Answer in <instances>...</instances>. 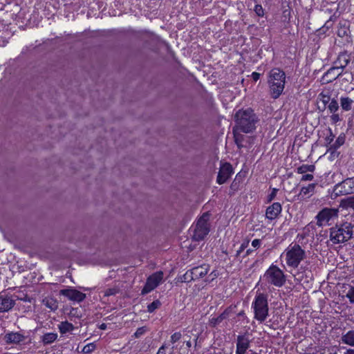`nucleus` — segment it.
Returning <instances> with one entry per match:
<instances>
[{"instance_id": "nucleus-41", "label": "nucleus", "mask_w": 354, "mask_h": 354, "mask_svg": "<svg viewBox=\"0 0 354 354\" xmlns=\"http://www.w3.org/2000/svg\"><path fill=\"white\" fill-rule=\"evenodd\" d=\"M255 13L259 17H263L264 15V10L262 8V6L259 4H257L254 9Z\"/></svg>"}, {"instance_id": "nucleus-55", "label": "nucleus", "mask_w": 354, "mask_h": 354, "mask_svg": "<svg viewBox=\"0 0 354 354\" xmlns=\"http://www.w3.org/2000/svg\"><path fill=\"white\" fill-rule=\"evenodd\" d=\"M186 346L188 348H190L192 346V343H191V342L189 340L186 342Z\"/></svg>"}, {"instance_id": "nucleus-34", "label": "nucleus", "mask_w": 354, "mask_h": 354, "mask_svg": "<svg viewBox=\"0 0 354 354\" xmlns=\"http://www.w3.org/2000/svg\"><path fill=\"white\" fill-rule=\"evenodd\" d=\"M319 98L324 105H326L331 101L330 97L328 93H321L319 95Z\"/></svg>"}, {"instance_id": "nucleus-53", "label": "nucleus", "mask_w": 354, "mask_h": 354, "mask_svg": "<svg viewBox=\"0 0 354 354\" xmlns=\"http://www.w3.org/2000/svg\"><path fill=\"white\" fill-rule=\"evenodd\" d=\"M198 335H196V339H194V343H195L194 347L195 348H196L198 346Z\"/></svg>"}, {"instance_id": "nucleus-1", "label": "nucleus", "mask_w": 354, "mask_h": 354, "mask_svg": "<svg viewBox=\"0 0 354 354\" xmlns=\"http://www.w3.org/2000/svg\"><path fill=\"white\" fill-rule=\"evenodd\" d=\"M354 225L350 222L336 224L330 229V240L333 244L347 242L353 235Z\"/></svg>"}, {"instance_id": "nucleus-52", "label": "nucleus", "mask_w": 354, "mask_h": 354, "mask_svg": "<svg viewBox=\"0 0 354 354\" xmlns=\"http://www.w3.org/2000/svg\"><path fill=\"white\" fill-rule=\"evenodd\" d=\"M101 330H105L106 329V324H102L100 327H99Z\"/></svg>"}, {"instance_id": "nucleus-19", "label": "nucleus", "mask_w": 354, "mask_h": 354, "mask_svg": "<svg viewBox=\"0 0 354 354\" xmlns=\"http://www.w3.org/2000/svg\"><path fill=\"white\" fill-rule=\"evenodd\" d=\"M230 312L231 310L230 308H226L219 316L216 317H212L209 321V325L212 327H215L218 325L229 317Z\"/></svg>"}, {"instance_id": "nucleus-33", "label": "nucleus", "mask_w": 354, "mask_h": 354, "mask_svg": "<svg viewBox=\"0 0 354 354\" xmlns=\"http://www.w3.org/2000/svg\"><path fill=\"white\" fill-rule=\"evenodd\" d=\"M192 281H195V279H194V276H192V274H191V270H190L187 271L185 272V274H183V276L181 278V281L185 282V283H189Z\"/></svg>"}, {"instance_id": "nucleus-38", "label": "nucleus", "mask_w": 354, "mask_h": 354, "mask_svg": "<svg viewBox=\"0 0 354 354\" xmlns=\"http://www.w3.org/2000/svg\"><path fill=\"white\" fill-rule=\"evenodd\" d=\"M337 149L328 147L327 152L330 153V158L332 160L337 158L339 156V153L337 151Z\"/></svg>"}, {"instance_id": "nucleus-8", "label": "nucleus", "mask_w": 354, "mask_h": 354, "mask_svg": "<svg viewBox=\"0 0 354 354\" xmlns=\"http://www.w3.org/2000/svg\"><path fill=\"white\" fill-rule=\"evenodd\" d=\"M339 210L337 208L325 207L315 216L317 221V225L322 227L328 225L330 220L335 218L338 216Z\"/></svg>"}, {"instance_id": "nucleus-24", "label": "nucleus", "mask_w": 354, "mask_h": 354, "mask_svg": "<svg viewBox=\"0 0 354 354\" xmlns=\"http://www.w3.org/2000/svg\"><path fill=\"white\" fill-rule=\"evenodd\" d=\"M73 329V325L68 322H62L59 325V330L62 334L72 331Z\"/></svg>"}, {"instance_id": "nucleus-11", "label": "nucleus", "mask_w": 354, "mask_h": 354, "mask_svg": "<svg viewBox=\"0 0 354 354\" xmlns=\"http://www.w3.org/2000/svg\"><path fill=\"white\" fill-rule=\"evenodd\" d=\"M59 294L66 297L71 301L77 302H81L86 298V294L73 288L62 289L59 291Z\"/></svg>"}, {"instance_id": "nucleus-37", "label": "nucleus", "mask_w": 354, "mask_h": 354, "mask_svg": "<svg viewBox=\"0 0 354 354\" xmlns=\"http://www.w3.org/2000/svg\"><path fill=\"white\" fill-rule=\"evenodd\" d=\"M119 292V289L116 287L108 288L104 291V296L109 297L115 295Z\"/></svg>"}, {"instance_id": "nucleus-14", "label": "nucleus", "mask_w": 354, "mask_h": 354, "mask_svg": "<svg viewBox=\"0 0 354 354\" xmlns=\"http://www.w3.org/2000/svg\"><path fill=\"white\" fill-rule=\"evenodd\" d=\"M3 339L7 344H18L25 340V336L19 332H11L6 333Z\"/></svg>"}, {"instance_id": "nucleus-57", "label": "nucleus", "mask_w": 354, "mask_h": 354, "mask_svg": "<svg viewBox=\"0 0 354 354\" xmlns=\"http://www.w3.org/2000/svg\"><path fill=\"white\" fill-rule=\"evenodd\" d=\"M244 314L243 311H241L239 313V316H242Z\"/></svg>"}, {"instance_id": "nucleus-31", "label": "nucleus", "mask_w": 354, "mask_h": 354, "mask_svg": "<svg viewBox=\"0 0 354 354\" xmlns=\"http://www.w3.org/2000/svg\"><path fill=\"white\" fill-rule=\"evenodd\" d=\"M161 305V303L159 300L153 301L152 303L148 305L147 311L149 313H153L156 309H158Z\"/></svg>"}, {"instance_id": "nucleus-17", "label": "nucleus", "mask_w": 354, "mask_h": 354, "mask_svg": "<svg viewBox=\"0 0 354 354\" xmlns=\"http://www.w3.org/2000/svg\"><path fill=\"white\" fill-rule=\"evenodd\" d=\"M15 304V300L7 295L0 296V313L10 310Z\"/></svg>"}, {"instance_id": "nucleus-42", "label": "nucleus", "mask_w": 354, "mask_h": 354, "mask_svg": "<svg viewBox=\"0 0 354 354\" xmlns=\"http://www.w3.org/2000/svg\"><path fill=\"white\" fill-rule=\"evenodd\" d=\"M182 337V335L180 332H176V333H174L171 336V342L174 344L176 343V342H178V340L180 339Z\"/></svg>"}, {"instance_id": "nucleus-44", "label": "nucleus", "mask_w": 354, "mask_h": 354, "mask_svg": "<svg viewBox=\"0 0 354 354\" xmlns=\"http://www.w3.org/2000/svg\"><path fill=\"white\" fill-rule=\"evenodd\" d=\"M314 178V176L313 174H305L302 176L301 180V181H311Z\"/></svg>"}, {"instance_id": "nucleus-26", "label": "nucleus", "mask_w": 354, "mask_h": 354, "mask_svg": "<svg viewBox=\"0 0 354 354\" xmlns=\"http://www.w3.org/2000/svg\"><path fill=\"white\" fill-rule=\"evenodd\" d=\"M315 169L314 165H302L297 169V172L300 174H305L307 172H313Z\"/></svg>"}, {"instance_id": "nucleus-4", "label": "nucleus", "mask_w": 354, "mask_h": 354, "mask_svg": "<svg viewBox=\"0 0 354 354\" xmlns=\"http://www.w3.org/2000/svg\"><path fill=\"white\" fill-rule=\"evenodd\" d=\"M286 82V74L279 68H273L270 72L268 84L272 98H278L282 93Z\"/></svg>"}, {"instance_id": "nucleus-9", "label": "nucleus", "mask_w": 354, "mask_h": 354, "mask_svg": "<svg viewBox=\"0 0 354 354\" xmlns=\"http://www.w3.org/2000/svg\"><path fill=\"white\" fill-rule=\"evenodd\" d=\"M334 192L337 196L354 194V177L348 178L335 185Z\"/></svg>"}, {"instance_id": "nucleus-46", "label": "nucleus", "mask_w": 354, "mask_h": 354, "mask_svg": "<svg viewBox=\"0 0 354 354\" xmlns=\"http://www.w3.org/2000/svg\"><path fill=\"white\" fill-rule=\"evenodd\" d=\"M248 245V241H247L246 243H243L241 245L239 249L237 250L236 256V257L239 256L240 254L247 248Z\"/></svg>"}, {"instance_id": "nucleus-43", "label": "nucleus", "mask_w": 354, "mask_h": 354, "mask_svg": "<svg viewBox=\"0 0 354 354\" xmlns=\"http://www.w3.org/2000/svg\"><path fill=\"white\" fill-rule=\"evenodd\" d=\"M278 189L276 188H273L271 193L268 196V202H271L277 196V193Z\"/></svg>"}, {"instance_id": "nucleus-21", "label": "nucleus", "mask_w": 354, "mask_h": 354, "mask_svg": "<svg viewBox=\"0 0 354 354\" xmlns=\"http://www.w3.org/2000/svg\"><path fill=\"white\" fill-rule=\"evenodd\" d=\"M341 341L343 344L354 347V330H350L342 334Z\"/></svg>"}, {"instance_id": "nucleus-49", "label": "nucleus", "mask_w": 354, "mask_h": 354, "mask_svg": "<svg viewBox=\"0 0 354 354\" xmlns=\"http://www.w3.org/2000/svg\"><path fill=\"white\" fill-rule=\"evenodd\" d=\"M261 240L260 239H254L252 241V247L255 248H258L260 247L261 245Z\"/></svg>"}, {"instance_id": "nucleus-13", "label": "nucleus", "mask_w": 354, "mask_h": 354, "mask_svg": "<svg viewBox=\"0 0 354 354\" xmlns=\"http://www.w3.org/2000/svg\"><path fill=\"white\" fill-rule=\"evenodd\" d=\"M250 340L246 334L239 335L236 339V354H245L250 347Z\"/></svg>"}, {"instance_id": "nucleus-40", "label": "nucleus", "mask_w": 354, "mask_h": 354, "mask_svg": "<svg viewBox=\"0 0 354 354\" xmlns=\"http://www.w3.org/2000/svg\"><path fill=\"white\" fill-rule=\"evenodd\" d=\"M346 297L351 304H354V286H352L346 293Z\"/></svg>"}, {"instance_id": "nucleus-45", "label": "nucleus", "mask_w": 354, "mask_h": 354, "mask_svg": "<svg viewBox=\"0 0 354 354\" xmlns=\"http://www.w3.org/2000/svg\"><path fill=\"white\" fill-rule=\"evenodd\" d=\"M330 120L332 121L333 123L335 124V123L339 122L341 120V118H340L339 114L334 113L330 116Z\"/></svg>"}, {"instance_id": "nucleus-36", "label": "nucleus", "mask_w": 354, "mask_h": 354, "mask_svg": "<svg viewBox=\"0 0 354 354\" xmlns=\"http://www.w3.org/2000/svg\"><path fill=\"white\" fill-rule=\"evenodd\" d=\"M328 131L329 135L325 138V145L329 147L333 144L335 136L333 134L331 129H329Z\"/></svg>"}, {"instance_id": "nucleus-3", "label": "nucleus", "mask_w": 354, "mask_h": 354, "mask_svg": "<svg viewBox=\"0 0 354 354\" xmlns=\"http://www.w3.org/2000/svg\"><path fill=\"white\" fill-rule=\"evenodd\" d=\"M288 267L297 268L306 258V252L297 243H291L281 255Z\"/></svg>"}, {"instance_id": "nucleus-30", "label": "nucleus", "mask_w": 354, "mask_h": 354, "mask_svg": "<svg viewBox=\"0 0 354 354\" xmlns=\"http://www.w3.org/2000/svg\"><path fill=\"white\" fill-rule=\"evenodd\" d=\"M343 206L346 208L354 209V196H350L342 201Z\"/></svg>"}, {"instance_id": "nucleus-15", "label": "nucleus", "mask_w": 354, "mask_h": 354, "mask_svg": "<svg viewBox=\"0 0 354 354\" xmlns=\"http://www.w3.org/2000/svg\"><path fill=\"white\" fill-rule=\"evenodd\" d=\"M282 210L280 203L276 202L267 207L266 217L269 220H274L278 217Z\"/></svg>"}, {"instance_id": "nucleus-28", "label": "nucleus", "mask_w": 354, "mask_h": 354, "mask_svg": "<svg viewBox=\"0 0 354 354\" xmlns=\"http://www.w3.org/2000/svg\"><path fill=\"white\" fill-rule=\"evenodd\" d=\"M344 142H345V136L339 135L337 137V138L336 139V140L335 141V142L333 143L332 145H330V146L329 147L337 149L342 145H344Z\"/></svg>"}, {"instance_id": "nucleus-20", "label": "nucleus", "mask_w": 354, "mask_h": 354, "mask_svg": "<svg viewBox=\"0 0 354 354\" xmlns=\"http://www.w3.org/2000/svg\"><path fill=\"white\" fill-rule=\"evenodd\" d=\"M350 62V58L348 55L346 53H342L340 54L336 62L335 67L338 68L339 71H343V69L349 64Z\"/></svg>"}, {"instance_id": "nucleus-48", "label": "nucleus", "mask_w": 354, "mask_h": 354, "mask_svg": "<svg viewBox=\"0 0 354 354\" xmlns=\"http://www.w3.org/2000/svg\"><path fill=\"white\" fill-rule=\"evenodd\" d=\"M167 346L165 344H162L158 350L156 354H166V348Z\"/></svg>"}, {"instance_id": "nucleus-10", "label": "nucleus", "mask_w": 354, "mask_h": 354, "mask_svg": "<svg viewBox=\"0 0 354 354\" xmlns=\"http://www.w3.org/2000/svg\"><path fill=\"white\" fill-rule=\"evenodd\" d=\"M163 278V272L158 271L149 276L141 291L142 295H146L154 290L161 282Z\"/></svg>"}, {"instance_id": "nucleus-22", "label": "nucleus", "mask_w": 354, "mask_h": 354, "mask_svg": "<svg viewBox=\"0 0 354 354\" xmlns=\"http://www.w3.org/2000/svg\"><path fill=\"white\" fill-rule=\"evenodd\" d=\"M340 106L342 109L345 111L351 110L354 101L348 97H340Z\"/></svg>"}, {"instance_id": "nucleus-39", "label": "nucleus", "mask_w": 354, "mask_h": 354, "mask_svg": "<svg viewBox=\"0 0 354 354\" xmlns=\"http://www.w3.org/2000/svg\"><path fill=\"white\" fill-rule=\"evenodd\" d=\"M147 331V328L145 326L138 328L134 333V337L136 338H139L142 335H143Z\"/></svg>"}, {"instance_id": "nucleus-18", "label": "nucleus", "mask_w": 354, "mask_h": 354, "mask_svg": "<svg viewBox=\"0 0 354 354\" xmlns=\"http://www.w3.org/2000/svg\"><path fill=\"white\" fill-rule=\"evenodd\" d=\"M209 270V266L203 264L201 266L194 267L191 270V274L194 276L195 280L199 279L205 277Z\"/></svg>"}, {"instance_id": "nucleus-27", "label": "nucleus", "mask_w": 354, "mask_h": 354, "mask_svg": "<svg viewBox=\"0 0 354 354\" xmlns=\"http://www.w3.org/2000/svg\"><path fill=\"white\" fill-rule=\"evenodd\" d=\"M317 184L311 183L309 184L307 187H304L301 189L300 195L306 196L308 194L312 195L315 192V189Z\"/></svg>"}, {"instance_id": "nucleus-16", "label": "nucleus", "mask_w": 354, "mask_h": 354, "mask_svg": "<svg viewBox=\"0 0 354 354\" xmlns=\"http://www.w3.org/2000/svg\"><path fill=\"white\" fill-rule=\"evenodd\" d=\"M342 73V71H339L335 66L329 68L322 77V80L326 83H329L336 80Z\"/></svg>"}, {"instance_id": "nucleus-25", "label": "nucleus", "mask_w": 354, "mask_h": 354, "mask_svg": "<svg viewBox=\"0 0 354 354\" xmlns=\"http://www.w3.org/2000/svg\"><path fill=\"white\" fill-rule=\"evenodd\" d=\"M57 338V334L55 333H48L42 336V342L44 344H50L55 342Z\"/></svg>"}, {"instance_id": "nucleus-50", "label": "nucleus", "mask_w": 354, "mask_h": 354, "mask_svg": "<svg viewBox=\"0 0 354 354\" xmlns=\"http://www.w3.org/2000/svg\"><path fill=\"white\" fill-rule=\"evenodd\" d=\"M251 76L252 80L257 82L260 78L261 74L257 72H253Z\"/></svg>"}, {"instance_id": "nucleus-32", "label": "nucleus", "mask_w": 354, "mask_h": 354, "mask_svg": "<svg viewBox=\"0 0 354 354\" xmlns=\"http://www.w3.org/2000/svg\"><path fill=\"white\" fill-rule=\"evenodd\" d=\"M96 346L94 343H89L84 346L82 348V353L84 354H88L92 353L95 349Z\"/></svg>"}, {"instance_id": "nucleus-56", "label": "nucleus", "mask_w": 354, "mask_h": 354, "mask_svg": "<svg viewBox=\"0 0 354 354\" xmlns=\"http://www.w3.org/2000/svg\"><path fill=\"white\" fill-rule=\"evenodd\" d=\"M252 250L250 249H248L247 251H246V253H245V255H249L251 252H252Z\"/></svg>"}, {"instance_id": "nucleus-12", "label": "nucleus", "mask_w": 354, "mask_h": 354, "mask_svg": "<svg viewBox=\"0 0 354 354\" xmlns=\"http://www.w3.org/2000/svg\"><path fill=\"white\" fill-rule=\"evenodd\" d=\"M233 173V169L232 165L225 162L221 165L216 181L218 184L221 185L225 183L231 176Z\"/></svg>"}, {"instance_id": "nucleus-51", "label": "nucleus", "mask_w": 354, "mask_h": 354, "mask_svg": "<svg viewBox=\"0 0 354 354\" xmlns=\"http://www.w3.org/2000/svg\"><path fill=\"white\" fill-rule=\"evenodd\" d=\"M233 133L234 135L235 142L237 145H239V142H241V140L239 138V136L236 133L235 128L233 129Z\"/></svg>"}, {"instance_id": "nucleus-2", "label": "nucleus", "mask_w": 354, "mask_h": 354, "mask_svg": "<svg viewBox=\"0 0 354 354\" xmlns=\"http://www.w3.org/2000/svg\"><path fill=\"white\" fill-rule=\"evenodd\" d=\"M234 118L236 127L244 133H250L256 128L257 118L250 109L238 111Z\"/></svg>"}, {"instance_id": "nucleus-23", "label": "nucleus", "mask_w": 354, "mask_h": 354, "mask_svg": "<svg viewBox=\"0 0 354 354\" xmlns=\"http://www.w3.org/2000/svg\"><path fill=\"white\" fill-rule=\"evenodd\" d=\"M44 305L51 310H56L58 308L57 300L53 297H46L43 299Z\"/></svg>"}, {"instance_id": "nucleus-6", "label": "nucleus", "mask_w": 354, "mask_h": 354, "mask_svg": "<svg viewBox=\"0 0 354 354\" xmlns=\"http://www.w3.org/2000/svg\"><path fill=\"white\" fill-rule=\"evenodd\" d=\"M263 280L268 284L276 287H281L286 282V277L283 272L277 266L272 265L266 271Z\"/></svg>"}, {"instance_id": "nucleus-47", "label": "nucleus", "mask_w": 354, "mask_h": 354, "mask_svg": "<svg viewBox=\"0 0 354 354\" xmlns=\"http://www.w3.org/2000/svg\"><path fill=\"white\" fill-rule=\"evenodd\" d=\"M239 182L236 181V178L232 183V184L230 185V188H231V189H232L234 191H236L239 189Z\"/></svg>"}, {"instance_id": "nucleus-29", "label": "nucleus", "mask_w": 354, "mask_h": 354, "mask_svg": "<svg viewBox=\"0 0 354 354\" xmlns=\"http://www.w3.org/2000/svg\"><path fill=\"white\" fill-rule=\"evenodd\" d=\"M328 109L331 113H336V111L339 109V104L337 101L335 99H332L331 101L328 103Z\"/></svg>"}, {"instance_id": "nucleus-54", "label": "nucleus", "mask_w": 354, "mask_h": 354, "mask_svg": "<svg viewBox=\"0 0 354 354\" xmlns=\"http://www.w3.org/2000/svg\"><path fill=\"white\" fill-rule=\"evenodd\" d=\"M345 354H354V349H348Z\"/></svg>"}, {"instance_id": "nucleus-5", "label": "nucleus", "mask_w": 354, "mask_h": 354, "mask_svg": "<svg viewBox=\"0 0 354 354\" xmlns=\"http://www.w3.org/2000/svg\"><path fill=\"white\" fill-rule=\"evenodd\" d=\"M254 310V318L260 322H264L268 316V295L264 293H258L252 304Z\"/></svg>"}, {"instance_id": "nucleus-35", "label": "nucleus", "mask_w": 354, "mask_h": 354, "mask_svg": "<svg viewBox=\"0 0 354 354\" xmlns=\"http://www.w3.org/2000/svg\"><path fill=\"white\" fill-rule=\"evenodd\" d=\"M336 19V17L335 15H332L330 19L325 23V24L323 26V29L328 30L331 28L333 26V23L335 22Z\"/></svg>"}, {"instance_id": "nucleus-7", "label": "nucleus", "mask_w": 354, "mask_h": 354, "mask_svg": "<svg viewBox=\"0 0 354 354\" xmlns=\"http://www.w3.org/2000/svg\"><path fill=\"white\" fill-rule=\"evenodd\" d=\"M210 214L205 212L198 218L196 225L194 227L192 239L196 241L203 240L209 232V224L208 221Z\"/></svg>"}]
</instances>
